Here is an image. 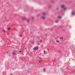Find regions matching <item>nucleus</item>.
Segmentation results:
<instances>
[{
	"instance_id": "17",
	"label": "nucleus",
	"mask_w": 75,
	"mask_h": 75,
	"mask_svg": "<svg viewBox=\"0 0 75 75\" xmlns=\"http://www.w3.org/2000/svg\"><path fill=\"white\" fill-rule=\"evenodd\" d=\"M3 31L4 33H5V30H3Z\"/></svg>"
},
{
	"instance_id": "20",
	"label": "nucleus",
	"mask_w": 75,
	"mask_h": 75,
	"mask_svg": "<svg viewBox=\"0 0 75 75\" xmlns=\"http://www.w3.org/2000/svg\"><path fill=\"white\" fill-rule=\"evenodd\" d=\"M34 41H33V44H34Z\"/></svg>"
},
{
	"instance_id": "13",
	"label": "nucleus",
	"mask_w": 75,
	"mask_h": 75,
	"mask_svg": "<svg viewBox=\"0 0 75 75\" xmlns=\"http://www.w3.org/2000/svg\"><path fill=\"white\" fill-rule=\"evenodd\" d=\"M34 17H32V20H34Z\"/></svg>"
},
{
	"instance_id": "3",
	"label": "nucleus",
	"mask_w": 75,
	"mask_h": 75,
	"mask_svg": "<svg viewBox=\"0 0 75 75\" xmlns=\"http://www.w3.org/2000/svg\"><path fill=\"white\" fill-rule=\"evenodd\" d=\"M38 49V47H35L34 49L33 50H37Z\"/></svg>"
},
{
	"instance_id": "14",
	"label": "nucleus",
	"mask_w": 75,
	"mask_h": 75,
	"mask_svg": "<svg viewBox=\"0 0 75 75\" xmlns=\"http://www.w3.org/2000/svg\"><path fill=\"white\" fill-rule=\"evenodd\" d=\"M13 55H15V53L14 52H13Z\"/></svg>"
},
{
	"instance_id": "19",
	"label": "nucleus",
	"mask_w": 75,
	"mask_h": 75,
	"mask_svg": "<svg viewBox=\"0 0 75 75\" xmlns=\"http://www.w3.org/2000/svg\"><path fill=\"white\" fill-rule=\"evenodd\" d=\"M19 51V52H21V51Z\"/></svg>"
},
{
	"instance_id": "1",
	"label": "nucleus",
	"mask_w": 75,
	"mask_h": 75,
	"mask_svg": "<svg viewBox=\"0 0 75 75\" xmlns=\"http://www.w3.org/2000/svg\"><path fill=\"white\" fill-rule=\"evenodd\" d=\"M41 59H39L37 60V61H36V62H41Z\"/></svg>"
},
{
	"instance_id": "8",
	"label": "nucleus",
	"mask_w": 75,
	"mask_h": 75,
	"mask_svg": "<svg viewBox=\"0 0 75 75\" xmlns=\"http://www.w3.org/2000/svg\"><path fill=\"white\" fill-rule=\"evenodd\" d=\"M60 40H63V39H64V38H63V37H60Z\"/></svg>"
},
{
	"instance_id": "16",
	"label": "nucleus",
	"mask_w": 75,
	"mask_h": 75,
	"mask_svg": "<svg viewBox=\"0 0 75 75\" xmlns=\"http://www.w3.org/2000/svg\"><path fill=\"white\" fill-rule=\"evenodd\" d=\"M45 69H43V70H44V72H45Z\"/></svg>"
},
{
	"instance_id": "10",
	"label": "nucleus",
	"mask_w": 75,
	"mask_h": 75,
	"mask_svg": "<svg viewBox=\"0 0 75 75\" xmlns=\"http://www.w3.org/2000/svg\"><path fill=\"white\" fill-rule=\"evenodd\" d=\"M42 14H43V15H46V13L44 12V13H43Z\"/></svg>"
},
{
	"instance_id": "7",
	"label": "nucleus",
	"mask_w": 75,
	"mask_h": 75,
	"mask_svg": "<svg viewBox=\"0 0 75 75\" xmlns=\"http://www.w3.org/2000/svg\"><path fill=\"white\" fill-rule=\"evenodd\" d=\"M56 42L57 43H59V42H60V41H59V40H56Z\"/></svg>"
},
{
	"instance_id": "6",
	"label": "nucleus",
	"mask_w": 75,
	"mask_h": 75,
	"mask_svg": "<svg viewBox=\"0 0 75 75\" xmlns=\"http://www.w3.org/2000/svg\"><path fill=\"white\" fill-rule=\"evenodd\" d=\"M22 20L23 21H24V20H26V18H23L22 19Z\"/></svg>"
},
{
	"instance_id": "9",
	"label": "nucleus",
	"mask_w": 75,
	"mask_h": 75,
	"mask_svg": "<svg viewBox=\"0 0 75 75\" xmlns=\"http://www.w3.org/2000/svg\"><path fill=\"white\" fill-rule=\"evenodd\" d=\"M43 52L44 54H47V52H45V51H44Z\"/></svg>"
},
{
	"instance_id": "2",
	"label": "nucleus",
	"mask_w": 75,
	"mask_h": 75,
	"mask_svg": "<svg viewBox=\"0 0 75 75\" xmlns=\"http://www.w3.org/2000/svg\"><path fill=\"white\" fill-rule=\"evenodd\" d=\"M41 19L42 20H45V17L44 16H42L41 17Z\"/></svg>"
},
{
	"instance_id": "21",
	"label": "nucleus",
	"mask_w": 75,
	"mask_h": 75,
	"mask_svg": "<svg viewBox=\"0 0 75 75\" xmlns=\"http://www.w3.org/2000/svg\"><path fill=\"white\" fill-rule=\"evenodd\" d=\"M20 37H22V35H20Z\"/></svg>"
},
{
	"instance_id": "18",
	"label": "nucleus",
	"mask_w": 75,
	"mask_h": 75,
	"mask_svg": "<svg viewBox=\"0 0 75 75\" xmlns=\"http://www.w3.org/2000/svg\"><path fill=\"white\" fill-rule=\"evenodd\" d=\"M8 30H10V28H8Z\"/></svg>"
},
{
	"instance_id": "4",
	"label": "nucleus",
	"mask_w": 75,
	"mask_h": 75,
	"mask_svg": "<svg viewBox=\"0 0 75 75\" xmlns=\"http://www.w3.org/2000/svg\"><path fill=\"white\" fill-rule=\"evenodd\" d=\"M65 7V6L64 5H62L61 6V8H63Z\"/></svg>"
},
{
	"instance_id": "5",
	"label": "nucleus",
	"mask_w": 75,
	"mask_h": 75,
	"mask_svg": "<svg viewBox=\"0 0 75 75\" xmlns=\"http://www.w3.org/2000/svg\"><path fill=\"white\" fill-rule=\"evenodd\" d=\"M63 9L64 10V11H66V10H67V8H66L65 7H64V8Z\"/></svg>"
},
{
	"instance_id": "11",
	"label": "nucleus",
	"mask_w": 75,
	"mask_h": 75,
	"mask_svg": "<svg viewBox=\"0 0 75 75\" xmlns=\"http://www.w3.org/2000/svg\"><path fill=\"white\" fill-rule=\"evenodd\" d=\"M57 18H59V19H60V18H61V16H58L57 17Z\"/></svg>"
},
{
	"instance_id": "15",
	"label": "nucleus",
	"mask_w": 75,
	"mask_h": 75,
	"mask_svg": "<svg viewBox=\"0 0 75 75\" xmlns=\"http://www.w3.org/2000/svg\"><path fill=\"white\" fill-rule=\"evenodd\" d=\"M58 21H55L56 23H58Z\"/></svg>"
},
{
	"instance_id": "12",
	"label": "nucleus",
	"mask_w": 75,
	"mask_h": 75,
	"mask_svg": "<svg viewBox=\"0 0 75 75\" xmlns=\"http://www.w3.org/2000/svg\"><path fill=\"white\" fill-rule=\"evenodd\" d=\"M75 13H72V15H75Z\"/></svg>"
}]
</instances>
